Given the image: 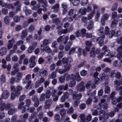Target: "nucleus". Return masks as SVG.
<instances>
[{
  "label": "nucleus",
  "mask_w": 122,
  "mask_h": 122,
  "mask_svg": "<svg viewBox=\"0 0 122 122\" xmlns=\"http://www.w3.org/2000/svg\"><path fill=\"white\" fill-rule=\"evenodd\" d=\"M104 28L102 27H101L98 30L99 32V35L100 36L98 37L97 39V41H99L98 44L100 46H101L104 45L103 39L105 38V34L104 33Z\"/></svg>",
  "instance_id": "1"
},
{
  "label": "nucleus",
  "mask_w": 122,
  "mask_h": 122,
  "mask_svg": "<svg viewBox=\"0 0 122 122\" xmlns=\"http://www.w3.org/2000/svg\"><path fill=\"white\" fill-rule=\"evenodd\" d=\"M102 51L104 52V55L106 56H111V57H113L115 53V52H112L111 53L110 51L107 49V47L106 46H104L102 47Z\"/></svg>",
  "instance_id": "2"
},
{
  "label": "nucleus",
  "mask_w": 122,
  "mask_h": 122,
  "mask_svg": "<svg viewBox=\"0 0 122 122\" xmlns=\"http://www.w3.org/2000/svg\"><path fill=\"white\" fill-rule=\"evenodd\" d=\"M57 15L55 14H52L51 15V17L53 20V21L55 23H57V28L59 29L62 26V24L60 23L59 18H57Z\"/></svg>",
  "instance_id": "3"
},
{
  "label": "nucleus",
  "mask_w": 122,
  "mask_h": 122,
  "mask_svg": "<svg viewBox=\"0 0 122 122\" xmlns=\"http://www.w3.org/2000/svg\"><path fill=\"white\" fill-rule=\"evenodd\" d=\"M108 111H106L104 112L103 110H100L99 111V115L100 117H99V120L101 121L103 118L104 119H107L108 117V113H107Z\"/></svg>",
  "instance_id": "4"
},
{
  "label": "nucleus",
  "mask_w": 122,
  "mask_h": 122,
  "mask_svg": "<svg viewBox=\"0 0 122 122\" xmlns=\"http://www.w3.org/2000/svg\"><path fill=\"white\" fill-rule=\"evenodd\" d=\"M13 106V104L7 103L6 104L5 103H3L1 105L0 107V109L1 111H3L5 109L7 110Z\"/></svg>",
  "instance_id": "5"
},
{
  "label": "nucleus",
  "mask_w": 122,
  "mask_h": 122,
  "mask_svg": "<svg viewBox=\"0 0 122 122\" xmlns=\"http://www.w3.org/2000/svg\"><path fill=\"white\" fill-rule=\"evenodd\" d=\"M84 82L81 81L77 86L76 88V90L79 92H81L83 91L85 88V86L84 85Z\"/></svg>",
  "instance_id": "6"
},
{
  "label": "nucleus",
  "mask_w": 122,
  "mask_h": 122,
  "mask_svg": "<svg viewBox=\"0 0 122 122\" xmlns=\"http://www.w3.org/2000/svg\"><path fill=\"white\" fill-rule=\"evenodd\" d=\"M52 102V101L51 99L46 100L45 101L44 108L46 109H49Z\"/></svg>",
  "instance_id": "7"
},
{
  "label": "nucleus",
  "mask_w": 122,
  "mask_h": 122,
  "mask_svg": "<svg viewBox=\"0 0 122 122\" xmlns=\"http://www.w3.org/2000/svg\"><path fill=\"white\" fill-rule=\"evenodd\" d=\"M41 49L42 52H44L45 51L46 52L48 53H50L51 51V49L48 46H45L44 45H41Z\"/></svg>",
  "instance_id": "8"
},
{
  "label": "nucleus",
  "mask_w": 122,
  "mask_h": 122,
  "mask_svg": "<svg viewBox=\"0 0 122 122\" xmlns=\"http://www.w3.org/2000/svg\"><path fill=\"white\" fill-rule=\"evenodd\" d=\"M45 81V79L42 77L40 79L37 80L36 82L35 87L36 88H37L39 87L41 84L43 83Z\"/></svg>",
  "instance_id": "9"
},
{
  "label": "nucleus",
  "mask_w": 122,
  "mask_h": 122,
  "mask_svg": "<svg viewBox=\"0 0 122 122\" xmlns=\"http://www.w3.org/2000/svg\"><path fill=\"white\" fill-rule=\"evenodd\" d=\"M24 104L25 103L23 102H21L19 104L18 106V108L19 109H21L22 108H23V109L22 111V113L25 112V109L26 108L25 107L26 106V105L24 106Z\"/></svg>",
  "instance_id": "10"
},
{
  "label": "nucleus",
  "mask_w": 122,
  "mask_h": 122,
  "mask_svg": "<svg viewBox=\"0 0 122 122\" xmlns=\"http://www.w3.org/2000/svg\"><path fill=\"white\" fill-rule=\"evenodd\" d=\"M74 75L73 74L71 75L68 74L67 73L64 75L65 78H66V80L67 81H68L70 79L73 80L74 79Z\"/></svg>",
  "instance_id": "11"
},
{
  "label": "nucleus",
  "mask_w": 122,
  "mask_h": 122,
  "mask_svg": "<svg viewBox=\"0 0 122 122\" xmlns=\"http://www.w3.org/2000/svg\"><path fill=\"white\" fill-rule=\"evenodd\" d=\"M14 41L15 40L14 39H12L8 41V44L7 45V49L8 50H10L13 47Z\"/></svg>",
  "instance_id": "12"
},
{
  "label": "nucleus",
  "mask_w": 122,
  "mask_h": 122,
  "mask_svg": "<svg viewBox=\"0 0 122 122\" xmlns=\"http://www.w3.org/2000/svg\"><path fill=\"white\" fill-rule=\"evenodd\" d=\"M23 76V73L22 72H18L16 75L17 78H16V82L19 83Z\"/></svg>",
  "instance_id": "13"
},
{
  "label": "nucleus",
  "mask_w": 122,
  "mask_h": 122,
  "mask_svg": "<svg viewBox=\"0 0 122 122\" xmlns=\"http://www.w3.org/2000/svg\"><path fill=\"white\" fill-rule=\"evenodd\" d=\"M7 50L6 48L5 47L2 48L0 49V55L3 56L6 54Z\"/></svg>",
  "instance_id": "14"
},
{
  "label": "nucleus",
  "mask_w": 122,
  "mask_h": 122,
  "mask_svg": "<svg viewBox=\"0 0 122 122\" xmlns=\"http://www.w3.org/2000/svg\"><path fill=\"white\" fill-rule=\"evenodd\" d=\"M17 111V109L15 108H10L9 109L8 111V113L10 115H12L15 113Z\"/></svg>",
  "instance_id": "15"
},
{
  "label": "nucleus",
  "mask_w": 122,
  "mask_h": 122,
  "mask_svg": "<svg viewBox=\"0 0 122 122\" xmlns=\"http://www.w3.org/2000/svg\"><path fill=\"white\" fill-rule=\"evenodd\" d=\"M2 6L3 7H5L9 9H10L13 10L14 9V6L11 4H7L6 3H4L2 4Z\"/></svg>",
  "instance_id": "16"
},
{
  "label": "nucleus",
  "mask_w": 122,
  "mask_h": 122,
  "mask_svg": "<svg viewBox=\"0 0 122 122\" xmlns=\"http://www.w3.org/2000/svg\"><path fill=\"white\" fill-rule=\"evenodd\" d=\"M4 22L6 24L9 25L10 22V19L9 17L7 16H6L4 18Z\"/></svg>",
  "instance_id": "17"
},
{
  "label": "nucleus",
  "mask_w": 122,
  "mask_h": 122,
  "mask_svg": "<svg viewBox=\"0 0 122 122\" xmlns=\"http://www.w3.org/2000/svg\"><path fill=\"white\" fill-rule=\"evenodd\" d=\"M9 93L7 91L5 90L3 92L2 95V97L4 99H7L8 97Z\"/></svg>",
  "instance_id": "18"
},
{
  "label": "nucleus",
  "mask_w": 122,
  "mask_h": 122,
  "mask_svg": "<svg viewBox=\"0 0 122 122\" xmlns=\"http://www.w3.org/2000/svg\"><path fill=\"white\" fill-rule=\"evenodd\" d=\"M71 3L75 6H77L80 3V0H69Z\"/></svg>",
  "instance_id": "19"
},
{
  "label": "nucleus",
  "mask_w": 122,
  "mask_h": 122,
  "mask_svg": "<svg viewBox=\"0 0 122 122\" xmlns=\"http://www.w3.org/2000/svg\"><path fill=\"white\" fill-rule=\"evenodd\" d=\"M71 67V64L68 62L64 65V70L66 71H67L70 70V68Z\"/></svg>",
  "instance_id": "20"
},
{
  "label": "nucleus",
  "mask_w": 122,
  "mask_h": 122,
  "mask_svg": "<svg viewBox=\"0 0 122 122\" xmlns=\"http://www.w3.org/2000/svg\"><path fill=\"white\" fill-rule=\"evenodd\" d=\"M94 23L92 20H90L89 22V24L87 26V28L88 30L92 29L93 27Z\"/></svg>",
  "instance_id": "21"
},
{
  "label": "nucleus",
  "mask_w": 122,
  "mask_h": 122,
  "mask_svg": "<svg viewBox=\"0 0 122 122\" xmlns=\"http://www.w3.org/2000/svg\"><path fill=\"white\" fill-rule=\"evenodd\" d=\"M40 76L41 77H44L47 76L48 75V72L46 70H43L40 71Z\"/></svg>",
  "instance_id": "22"
},
{
  "label": "nucleus",
  "mask_w": 122,
  "mask_h": 122,
  "mask_svg": "<svg viewBox=\"0 0 122 122\" xmlns=\"http://www.w3.org/2000/svg\"><path fill=\"white\" fill-rule=\"evenodd\" d=\"M27 35V30H25L22 31L20 35V37L22 39L25 38Z\"/></svg>",
  "instance_id": "23"
},
{
  "label": "nucleus",
  "mask_w": 122,
  "mask_h": 122,
  "mask_svg": "<svg viewBox=\"0 0 122 122\" xmlns=\"http://www.w3.org/2000/svg\"><path fill=\"white\" fill-rule=\"evenodd\" d=\"M67 29H65L64 30H59L57 32V34L59 35H61L62 34H65L67 33Z\"/></svg>",
  "instance_id": "24"
},
{
  "label": "nucleus",
  "mask_w": 122,
  "mask_h": 122,
  "mask_svg": "<svg viewBox=\"0 0 122 122\" xmlns=\"http://www.w3.org/2000/svg\"><path fill=\"white\" fill-rule=\"evenodd\" d=\"M82 97V94L80 93L75 95H74L73 96V98L74 99L78 100L80 99Z\"/></svg>",
  "instance_id": "25"
},
{
  "label": "nucleus",
  "mask_w": 122,
  "mask_h": 122,
  "mask_svg": "<svg viewBox=\"0 0 122 122\" xmlns=\"http://www.w3.org/2000/svg\"><path fill=\"white\" fill-rule=\"evenodd\" d=\"M100 77L102 80H106L108 78L107 76L104 73H101L100 75Z\"/></svg>",
  "instance_id": "26"
},
{
  "label": "nucleus",
  "mask_w": 122,
  "mask_h": 122,
  "mask_svg": "<svg viewBox=\"0 0 122 122\" xmlns=\"http://www.w3.org/2000/svg\"><path fill=\"white\" fill-rule=\"evenodd\" d=\"M95 12V10H93L92 12L88 15L87 18L88 20H90L92 18Z\"/></svg>",
  "instance_id": "27"
},
{
  "label": "nucleus",
  "mask_w": 122,
  "mask_h": 122,
  "mask_svg": "<svg viewBox=\"0 0 122 122\" xmlns=\"http://www.w3.org/2000/svg\"><path fill=\"white\" fill-rule=\"evenodd\" d=\"M78 11L79 13H80L81 14L84 15L86 14L87 11L86 8H84L83 9H80Z\"/></svg>",
  "instance_id": "28"
},
{
  "label": "nucleus",
  "mask_w": 122,
  "mask_h": 122,
  "mask_svg": "<svg viewBox=\"0 0 122 122\" xmlns=\"http://www.w3.org/2000/svg\"><path fill=\"white\" fill-rule=\"evenodd\" d=\"M95 48L93 47L92 48L91 51L90 53V56L91 57H94L95 56Z\"/></svg>",
  "instance_id": "29"
},
{
  "label": "nucleus",
  "mask_w": 122,
  "mask_h": 122,
  "mask_svg": "<svg viewBox=\"0 0 122 122\" xmlns=\"http://www.w3.org/2000/svg\"><path fill=\"white\" fill-rule=\"evenodd\" d=\"M75 78L76 80L78 81H80L81 80V78L78 73H76V74L74 76V79Z\"/></svg>",
  "instance_id": "30"
},
{
  "label": "nucleus",
  "mask_w": 122,
  "mask_h": 122,
  "mask_svg": "<svg viewBox=\"0 0 122 122\" xmlns=\"http://www.w3.org/2000/svg\"><path fill=\"white\" fill-rule=\"evenodd\" d=\"M60 116L59 114H56L54 116V117L56 122H60Z\"/></svg>",
  "instance_id": "31"
},
{
  "label": "nucleus",
  "mask_w": 122,
  "mask_h": 122,
  "mask_svg": "<svg viewBox=\"0 0 122 122\" xmlns=\"http://www.w3.org/2000/svg\"><path fill=\"white\" fill-rule=\"evenodd\" d=\"M115 72L114 71L111 70L109 73V76L111 78H113L115 76Z\"/></svg>",
  "instance_id": "32"
},
{
  "label": "nucleus",
  "mask_w": 122,
  "mask_h": 122,
  "mask_svg": "<svg viewBox=\"0 0 122 122\" xmlns=\"http://www.w3.org/2000/svg\"><path fill=\"white\" fill-rule=\"evenodd\" d=\"M104 92L106 94H108L110 92V89L108 86H106L105 87Z\"/></svg>",
  "instance_id": "33"
},
{
  "label": "nucleus",
  "mask_w": 122,
  "mask_h": 122,
  "mask_svg": "<svg viewBox=\"0 0 122 122\" xmlns=\"http://www.w3.org/2000/svg\"><path fill=\"white\" fill-rule=\"evenodd\" d=\"M33 36L32 35H29L26 38V40L28 42H30L33 39Z\"/></svg>",
  "instance_id": "34"
},
{
  "label": "nucleus",
  "mask_w": 122,
  "mask_h": 122,
  "mask_svg": "<svg viewBox=\"0 0 122 122\" xmlns=\"http://www.w3.org/2000/svg\"><path fill=\"white\" fill-rule=\"evenodd\" d=\"M35 29V25H33L32 24L29 26L28 28V30L30 32H32Z\"/></svg>",
  "instance_id": "35"
},
{
  "label": "nucleus",
  "mask_w": 122,
  "mask_h": 122,
  "mask_svg": "<svg viewBox=\"0 0 122 122\" xmlns=\"http://www.w3.org/2000/svg\"><path fill=\"white\" fill-rule=\"evenodd\" d=\"M45 99V94L42 93L40 95L39 98V100L41 102L44 101Z\"/></svg>",
  "instance_id": "36"
},
{
  "label": "nucleus",
  "mask_w": 122,
  "mask_h": 122,
  "mask_svg": "<svg viewBox=\"0 0 122 122\" xmlns=\"http://www.w3.org/2000/svg\"><path fill=\"white\" fill-rule=\"evenodd\" d=\"M115 31L114 30H112L110 31L108 35L109 38H112L114 35H115Z\"/></svg>",
  "instance_id": "37"
},
{
  "label": "nucleus",
  "mask_w": 122,
  "mask_h": 122,
  "mask_svg": "<svg viewBox=\"0 0 122 122\" xmlns=\"http://www.w3.org/2000/svg\"><path fill=\"white\" fill-rule=\"evenodd\" d=\"M76 48H77L76 47H72L71 48L69 51V55H70L71 54H73L75 52Z\"/></svg>",
  "instance_id": "38"
},
{
  "label": "nucleus",
  "mask_w": 122,
  "mask_h": 122,
  "mask_svg": "<svg viewBox=\"0 0 122 122\" xmlns=\"http://www.w3.org/2000/svg\"><path fill=\"white\" fill-rule=\"evenodd\" d=\"M14 22L15 23L19 22L20 20V17L18 16H15L13 18Z\"/></svg>",
  "instance_id": "39"
},
{
  "label": "nucleus",
  "mask_w": 122,
  "mask_h": 122,
  "mask_svg": "<svg viewBox=\"0 0 122 122\" xmlns=\"http://www.w3.org/2000/svg\"><path fill=\"white\" fill-rule=\"evenodd\" d=\"M34 49L32 46H31L29 47L27 50V51L28 53H32Z\"/></svg>",
  "instance_id": "40"
},
{
  "label": "nucleus",
  "mask_w": 122,
  "mask_h": 122,
  "mask_svg": "<svg viewBox=\"0 0 122 122\" xmlns=\"http://www.w3.org/2000/svg\"><path fill=\"white\" fill-rule=\"evenodd\" d=\"M45 94V97L47 99L50 98L51 96V92L50 91L48 90L46 92Z\"/></svg>",
  "instance_id": "41"
},
{
  "label": "nucleus",
  "mask_w": 122,
  "mask_h": 122,
  "mask_svg": "<svg viewBox=\"0 0 122 122\" xmlns=\"http://www.w3.org/2000/svg\"><path fill=\"white\" fill-rule=\"evenodd\" d=\"M67 113L70 114L73 113L74 110L73 107H71L69 109L67 110Z\"/></svg>",
  "instance_id": "42"
},
{
  "label": "nucleus",
  "mask_w": 122,
  "mask_h": 122,
  "mask_svg": "<svg viewBox=\"0 0 122 122\" xmlns=\"http://www.w3.org/2000/svg\"><path fill=\"white\" fill-rule=\"evenodd\" d=\"M117 23V21L114 20L113 21L111 25V27L112 28H113L116 26Z\"/></svg>",
  "instance_id": "43"
},
{
  "label": "nucleus",
  "mask_w": 122,
  "mask_h": 122,
  "mask_svg": "<svg viewBox=\"0 0 122 122\" xmlns=\"http://www.w3.org/2000/svg\"><path fill=\"white\" fill-rule=\"evenodd\" d=\"M56 76V72L54 71L52 72L51 75L49 76V78L52 79L55 78Z\"/></svg>",
  "instance_id": "44"
},
{
  "label": "nucleus",
  "mask_w": 122,
  "mask_h": 122,
  "mask_svg": "<svg viewBox=\"0 0 122 122\" xmlns=\"http://www.w3.org/2000/svg\"><path fill=\"white\" fill-rule=\"evenodd\" d=\"M112 99L111 101L113 105H115L117 104L118 102L117 101V98L116 97H114L112 98Z\"/></svg>",
  "instance_id": "45"
},
{
  "label": "nucleus",
  "mask_w": 122,
  "mask_h": 122,
  "mask_svg": "<svg viewBox=\"0 0 122 122\" xmlns=\"http://www.w3.org/2000/svg\"><path fill=\"white\" fill-rule=\"evenodd\" d=\"M104 34H105L106 35H108L109 32V28L107 26H106L105 27L104 29Z\"/></svg>",
  "instance_id": "46"
},
{
  "label": "nucleus",
  "mask_w": 122,
  "mask_h": 122,
  "mask_svg": "<svg viewBox=\"0 0 122 122\" xmlns=\"http://www.w3.org/2000/svg\"><path fill=\"white\" fill-rule=\"evenodd\" d=\"M64 36V35L61 36L58 38L57 39V42H58L62 43L63 42V40H64V38H63Z\"/></svg>",
  "instance_id": "47"
},
{
  "label": "nucleus",
  "mask_w": 122,
  "mask_h": 122,
  "mask_svg": "<svg viewBox=\"0 0 122 122\" xmlns=\"http://www.w3.org/2000/svg\"><path fill=\"white\" fill-rule=\"evenodd\" d=\"M19 58L16 55H13L11 57L12 60L13 61H18Z\"/></svg>",
  "instance_id": "48"
},
{
  "label": "nucleus",
  "mask_w": 122,
  "mask_h": 122,
  "mask_svg": "<svg viewBox=\"0 0 122 122\" xmlns=\"http://www.w3.org/2000/svg\"><path fill=\"white\" fill-rule=\"evenodd\" d=\"M73 80L71 81L69 85V86L70 87H73L76 84V81L73 79Z\"/></svg>",
  "instance_id": "49"
},
{
  "label": "nucleus",
  "mask_w": 122,
  "mask_h": 122,
  "mask_svg": "<svg viewBox=\"0 0 122 122\" xmlns=\"http://www.w3.org/2000/svg\"><path fill=\"white\" fill-rule=\"evenodd\" d=\"M34 37L36 40L39 41H40L42 38L41 36L39 34H35Z\"/></svg>",
  "instance_id": "50"
},
{
  "label": "nucleus",
  "mask_w": 122,
  "mask_h": 122,
  "mask_svg": "<svg viewBox=\"0 0 122 122\" xmlns=\"http://www.w3.org/2000/svg\"><path fill=\"white\" fill-rule=\"evenodd\" d=\"M25 14L27 16H29L32 13V11L31 10L26 9L25 10Z\"/></svg>",
  "instance_id": "51"
},
{
  "label": "nucleus",
  "mask_w": 122,
  "mask_h": 122,
  "mask_svg": "<svg viewBox=\"0 0 122 122\" xmlns=\"http://www.w3.org/2000/svg\"><path fill=\"white\" fill-rule=\"evenodd\" d=\"M46 63H49L51 62L52 61V57L51 56H48L46 58Z\"/></svg>",
  "instance_id": "52"
},
{
  "label": "nucleus",
  "mask_w": 122,
  "mask_h": 122,
  "mask_svg": "<svg viewBox=\"0 0 122 122\" xmlns=\"http://www.w3.org/2000/svg\"><path fill=\"white\" fill-rule=\"evenodd\" d=\"M109 15L106 14H104L103 16L101 17V18L105 20H107L109 18Z\"/></svg>",
  "instance_id": "53"
},
{
  "label": "nucleus",
  "mask_w": 122,
  "mask_h": 122,
  "mask_svg": "<svg viewBox=\"0 0 122 122\" xmlns=\"http://www.w3.org/2000/svg\"><path fill=\"white\" fill-rule=\"evenodd\" d=\"M22 29V27L20 25H17L15 28V30L16 31H18L21 30Z\"/></svg>",
  "instance_id": "54"
},
{
  "label": "nucleus",
  "mask_w": 122,
  "mask_h": 122,
  "mask_svg": "<svg viewBox=\"0 0 122 122\" xmlns=\"http://www.w3.org/2000/svg\"><path fill=\"white\" fill-rule=\"evenodd\" d=\"M2 13L3 15H6L8 13V10L6 8H3L2 10Z\"/></svg>",
  "instance_id": "55"
},
{
  "label": "nucleus",
  "mask_w": 122,
  "mask_h": 122,
  "mask_svg": "<svg viewBox=\"0 0 122 122\" xmlns=\"http://www.w3.org/2000/svg\"><path fill=\"white\" fill-rule=\"evenodd\" d=\"M18 63H15L13 66L14 69L16 71V72H18L19 70L18 67Z\"/></svg>",
  "instance_id": "56"
},
{
  "label": "nucleus",
  "mask_w": 122,
  "mask_h": 122,
  "mask_svg": "<svg viewBox=\"0 0 122 122\" xmlns=\"http://www.w3.org/2000/svg\"><path fill=\"white\" fill-rule=\"evenodd\" d=\"M43 45L45 46L48 45L49 43V41L47 39H45L44 40L43 42Z\"/></svg>",
  "instance_id": "57"
},
{
  "label": "nucleus",
  "mask_w": 122,
  "mask_h": 122,
  "mask_svg": "<svg viewBox=\"0 0 122 122\" xmlns=\"http://www.w3.org/2000/svg\"><path fill=\"white\" fill-rule=\"evenodd\" d=\"M96 93L95 91H94V93L92 92V91L91 90H89L87 92V94L88 95L91 96L95 95Z\"/></svg>",
  "instance_id": "58"
},
{
  "label": "nucleus",
  "mask_w": 122,
  "mask_h": 122,
  "mask_svg": "<svg viewBox=\"0 0 122 122\" xmlns=\"http://www.w3.org/2000/svg\"><path fill=\"white\" fill-rule=\"evenodd\" d=\"M66 113V111L65 109H61L60 111V114L61 116H63Z\"/></svg>",
  "instance_id": "59"
},
{
  "label": "nucleus",
  "mask_w": 122,
  "mask_h": 122,
  "mask_svg": "<svg viewBox=\"0 0 122 122\" xmlns=\"http://www.w3.org/2000/svg\"><path fill=\"white\" fill-rule=\"evenodd\" d=\"M118 4L117 3H116L113 5L112 8V10H116L117 8V6Z\"/></svg>",
  "instance_id": "60"
},
{
  "label": "nucleus",
  "mask_w": 122,
  "mask_h": 122,
  "mask_svg": "<svg viewBox=\"0 0 122 122\" xmlns=\"http://www.w3.org/2000/svg\"><path fill=\"white\" fill-rule=\"evenodd\" d=\"M117 41L118 43L122 45V36L119 37L117 39Z\"/></svg>",
  "instance_id": "61"
},
{
  "label": "nucleus",
  "mask_w": 122,
  "mask_h": 122,
  "mask_svg": "<svg viewBox=\"0 0 122 122\" xmlns=\"http://www.w3.org/2000/svg\"><path fill=\"white\" fill-rule=\"evenodd\" d=\"M26 97V96L24 94H23L20 96V97L19 101L21 102L23 101L25 99Z\"/></svg>",
  "instance_id": "62"
},
{
  "label": "nucleus",
  "mask_w": 122,
  "mask_h": 122,
  "mask_svg": "<svg viewBox=\"0 0 122 122\" xmlns=\"http://www.w3.org/2000/svg\"><path fill=\"white\" fill-rule=\"evenodd\" d=\"M117 51L118 53H122V46H120L118 47Z\"/></svg>",
  "instance_id": "63"
},
{
  "label": "nucleus",
  "mask_w": 122,
  "mask_h": 122,
  "mask_svg": "<svg viewBox=\"0 0 122 122\" xmlns=\"http://www.w3.org/2000/svg\"><path fill=\"white\" fill-rule=\"evenodd\" d=\"M17 117L16 116L14 115L12 116L11 120L12 122H15L17 120Z\"/></svg>",
  "instance_id": "64"
}]
</instances>
